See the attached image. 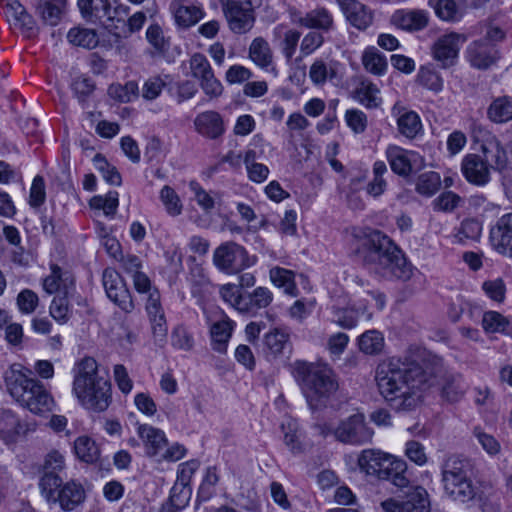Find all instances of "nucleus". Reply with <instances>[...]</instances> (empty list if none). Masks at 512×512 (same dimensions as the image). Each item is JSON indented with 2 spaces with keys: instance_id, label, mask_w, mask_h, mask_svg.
<instances>
[{
  "instance_id": "obj_1",
  "label": "nucleus",
  "mask_w": 512,
  "mask_h": 512,
  "mask_svg": "<svg viewBox=\"0 0 512 512\" xmlns=\"http://www.w3.org/2000/svg\"><path fill=\"white\" fill-rule=\"evenodd\" d=\"M442 370V361L436 357H392L377 366L375 380L380 395L392 409L411 411Z\"/></svg>"
},
{
  "instance_id": "obj_2",
  "label": "nucleus",
  "mask_w": 512,
  "mask_h": 512,
  "mask_svg": "<svg viewBox=\"0 0 512 512\" xmlns=\"http://www.w3.org/2000/svg\"><path fill=\"white\" fill-rule=\"evenodd\" d=\"M469 473L467 460L457 456L448 457L441 466L445 494L454 501L478 506L482 512H499V493L490 484L475 485Z\"/></svg>"
},
{
  "instance_id": "obj_3",
  "label": "nucleus",
  "mask_w": 512,
  "mask_h": 512,
  "mask_svg": "<svg viewBox=\"0 0 512 512\" xmlns=\"http://www.w3.org/2000/svg\"><path fill=\"white\" fill-rule=\"evenodd\" d=\"M358 252L364 264L383 277L406 281L412 276V266L402 251L380 231L366 235Z\"/></svg>"
},
{
  "instance_id": "obj_4",
  "label": "nucleus",
  "mask_w": 512,
  "mask_h": 512,
  "mask_svg": "<svg viewBox=\"0 0 512 512\" xmlns=\"http://www.w3.org/2000/svg\"><path fill=\"white\" fill-rule=\"evenodd\" d=\"M73 393L84 408L93 412H103L111 404V382L99 374L98 363L94 358L84 357L78 363Z\"/></svg>"
},
{
  "instance_id": "obj_5",
  "label": "nucleus",
  "mask_w": 512,
  "mask_h": 512,
  "mask_svg": "<svg viewBox=\"0 0 512 512\" xmlns=\"http://www.w3.org/2000/svg\"><path fill=\"white\" fill-rule=\"evenodd\" d=\"M292 374L301 386L309 406L316 409L338 389V381L327 364L297 360L292 365Z\"/></svg>"
},
{
  "instance_id": "obj_6",
  "label": "nucleus",
  "mask_w": 512,
  "mask_h": 512,
  "mask_svg": "<svg viewBox=\"0 0 512 512\" xmlns=\"http://www.w3.org/2000/svg\"><path fill=\"white\" fill-rule=\"evenodd\" d=\"M5 382L10 395L32 413L44 414L53 409L54 399L39 380L11 369L5 376Z\"/></svg>"
},
{
  "instance_id": "obj_7",
  "label": "nucleus",
  "mask_w": 512,
  "mask_h": 512,
  "mask_svg": "<svg viewBox=\"0 0 512 512\" xmlns=\"http://www.w3.org/2000/svg\"><path fill=\"white\" fill-rule=\"evenodd\" d=\"M361 472L379 480H389L394 486L403 489L409 486L406 476L407 464L391 454L378 449H365L358 457Z\"/></svg>"
},
{
  "instance_id": "obj_8",
  "label": "nucleus",
  "mask_w": 512,
  "mask_h": 512,
  "mask_svg": "<svg viewBox=\"0 0 512 512\" xmlns=\"http://www.w3.org/2000/svg\"><path fill=\"white\" fill-rule=\"evenodd\" d=\"M314 430L320 436L333 435L344 444L361 445L372 439L373 431L366 425L362 414H353L342 420L337 426L330 423H316Z\"/></svg>"
},
{
  "instance_id": "obj_9",
  "label": "nucleus",
  "mask_w": 512,
  "mask_h": 512,
  "mask_svg": "<svg viewBox=\"0 0 512 512\" xmlns=\"http://www.w3.org/2000/svg\"><path fill=\"white\" fill-rule=\"evenodd\" d=\"M229 29L235 34L249 32L255 23V8L262 0H219Z\"/></svg>"
},
{
  "instance_id": "obj_10",
  "label": "nucleus",
  "mask_w": 512,
  "mask_h": 512,
  "mask_svg": "<svg viewBox=\"0 0 512 512\" xmlns=\"http://www.w3.org/2000/svg\"><path fill=\"white\" fill-rule=\"evenodd\" d=\"M213 264L226 274H237L254 264L247 250L233 241L219 245L213 253Z\"/></svg>"
},
{
  "instance_id": "obj_11",
  "label": "nucleus",
  "mask_w": 512,
  "mask_h": 512,
  "mask_svg": "<svg viewBox=\"0 0 512 512\" xmlns=\"http://www.w3.org/2000/svg\"><path fill=\"white\" fill-rule=\"evenodd\" d=\"M385 154L391 170L402 177H407L426 166L425 159L418 152L397 145H389Z\"/></svg>"
},
{
  "instance_id": "obj_12",
  "label": "nucleus",
  "mask_w": 512,
  "mask_h": 512,
  "mask_svg": "<svg viewBox=\"0 0 512 512\" xmlns=\"http://www.w3.org/2000/svg\"><path fill=\"white\" fill-rule=\"evenodd\" d=\"M189 66L192 76L199 80L200 87L207 96L217 98L222 94L223 86L215 77L212 67L205 55L194 53L189 60Z\"/></svg>"
},
{
  "instance_id": "obj_13",
  "label": "nucleus",
  "mask_w": 512,
  "mask_h": 512,
  "mask_svg": "<svg viewBox=\"0 0 512 512\" xmlns=\"http://www.w3.org/2000/svg\"><path fill=\"white\" fill-rule=\"evenodd\" d=\"M380 505L384 512H430L428 493L420 486L415 487L402 501L389 498Z\"/></svg>"
},
{
  "instance_id": "obj_14",
  "label": "nucleus",
  "mask_w": 512,
  "mask_h": 512,
  "mask_svg": "<svg viewBox=\"0 0 512 512\" xmlns=\"http://www.w3.org/2000/svg\"><path fill=\"white\" fill-rule=\"evenodd\" d=\"M290 14L294 24L322 34L329 33L335 27L333 15L325 7H316L304 14L298 10H293Z\"/></svg>"
},
{
  "instance_id": "obj_15",
  "label": "nucleus",
  "mask_w": 512,
  "mask_h": 512,
  "mask_svg": "<svg viewBox=\"0 0 512 512\" xmlns=\"http://www.w3.org/2000/svg\"><path fill=\"white\" fill-rule=\"evenodd\" d=\"M36 428L37 423L34 420H21L11 410L0 411V438L7 443L35 432Z\"/></svg>"
},
{
  "instance_id": "obj_16",
  "label": "nucleus",
  "mask_w": 512,
  "mask_h": 512,
  "mask_svg": "<svg viewBox=\"0 0 512 512\" xmlns=\"http://www.w3.org/2000/svg\"><path fill=\"white\" fill-rule=\"evenodd\" d=\"M489 241L498 254L512 258V213L502 215L491 226Z\"/></svg>"
},
{
  "instance_id": "obj_17",
  "label": "nucleus",
  "mask_w": 512,
  "mask_h": 512,
  "mask_svg": "<svg viewBox=\"0 0 512 512\" xmlns=\"http://www.w3.org/2000/svg\"><path fill=\"white\" fill-rule=\"evenodd\" d=\"M391 114L396 119L397 130L406 139L413 140L423 133V125L419 114L410 110L401 102H396L391 108Z\"/></svg>"
},
{
  "instance_id": "obj_18",
  "label": "nucleus",
  "mask_w": 512,
  "mask_h": 512,
  "mask_svg": "<svg viewBox=\"0 0 512 512\" xmlns=\"http://www.w3.org/2000/svg\"><path fill=\"white\" fill-rule=\"evenodd\" d=\"M175 23L181 28H190L205 15L199 0H172L169 6Z\"/></svg>"
},
{
  "instance_id": "obj_19",
  "label": "nucleus",
  "mask_w": 512,
  "mask_h": 512,
  "mask_svg": "<svg viewBox=\"0 0 512 512\" xmlns=\"http://www.w3.org/2000/svg\"><path fill=\"white\" fill-rule=\"evenodd\" d=\"M461 172L472 185L483 187L491 180V169L487 161L478 154H467L461 162Z\"/></svg>"
},
{
  "instance_id": "obj_20",
  "label": "nucleus",
  "mask_w": 512,
  "mask_h": 512,
  "mask_svg": "<svg viewBox=\"0 0 512 512\" xmlns=\"http://www.w3.org/2000/svg\"><path fill=\"white\" fill-rule=\"evenodd\" d=\"M43 289L48 294L69 295L75 288V277L70 270L63 269L60 266L51 265V273L43 279Z\"/></svg>"
},
{
  "instance_id": "obj_21",
  "label": "nucleus",
  "mask_w": 512,
  "mask_h": 512,
  "mask_svg": "<svg viewBox=\"0 0 512 512\" xmlns=\"http://www.w3.org/2000/svg\"><path fill=\"white\" fill-rule=\"evenodd\" d=\"M346 20L358 30H366L373 22V12L357 0H336Z\"/></svg>"
},
{
  "instance_id": "obj_22",
  "label": "nucleus",
  "mask_w": 512,
  "mask_h": 512,
  "mask_svg": "<svg viewBox=\"0 0 512 512\" xmlns=\"http://www.w3.org/2000/svg\"><path fill=\"white\" fill-rule=\"evenodd\" d=\"M194 128L198 134L210 140H216L225 133L222 116L213 110L199 113L194 119Z\"/></svg>"
},
{
  "instance_id": "obj_23",
  "label": "nucleus",
  "mask_w": 512,
  "mask_h": 512,
  "mask_svg": "<svg viewBox=\"0 0 512 512\" xmlns=\"http://www.w3.org/2000/svg\"><path fill=\"white\" fill-rule=\"evenodd\" d=\"M460 35L451 33L437 40L433 46V56L441 63V67L448 68L455 64L459 52Z\"/></svg>"
},
{
  "instance_id": "obj_24",
  "label": "nucleus",
  "mask_w": 512,
  "mask_h": 512,
  "mask_svg": "<svg viewBox=\"0 0 512 512\" xmlns=\"http://www.w3.org/2000/svg\"><path fill=\"white\" fill-rule=\"evenodd\" d=\"M138 436L144 443L147 455L151 457H160L162 451L168 445L165 433L151 425H140L138 427Z\"/></svg>"
},
{
  "instance_id": "obj_25",
  "label": "nucleus",
  "mask_w": 512,
  "mask_h": 512,
  "mask_svg": "<svg viewBox=\"0 0 512 512\" xmlns=\"http://www.w3.org/2000/svg\"><path fill=\"white\" fill-rule=\"evenodd\" d=\"M86 499V493L81 485L74 480L68 481L58 490L55 502H58L64 511L77 509Z\"/></svg>"
},
{
  "instance_id": "obj_26",
  "label": "nucleus",
  "mask_w": 512,
  "mask_h": 512,
  "mask_svg": "<svg viewBox=\"0 0 512 512\" xmlns=\"http://www.w3.org/2000/svg\"><path fill=\"white\" fill-rule=\"evenodd\" d=\"M391 22L407 31H419L427 27L429 22L428 13L424 10H397L391 17Z\"/></svg>"
},
{
  "instance_id": "obj_27",
  "label": "nucleus",
  "mask_w": 512,
  "mask_h": 512,
  "mask_svg": "<svg viewBox=\"0 0 512 512\" xmlns=\"http://www.w3.org/2000/svg\"><path fill=\"white\" fill-rule=\"evenodd\" d=\"M468 58L472 66L486 69L496 59L495 47L486 41H475L467 50Z\"/></svg>"
},
{
  "instance_id": "obj_28",
  "label": "nucleus",
  "mask_w": 512,
  "mask_h": 512,
  "mask_svg": "<svg viewBox=\"0 0 512 512\" xmlns=\"http://www.w3.org/2000/svg\"><path fill=\"white\" fill-rule=\"evenodd\" d=\"M235 323L228 317H224L212 324L210 328L212 349L224 354L227 351L229 340L232 336Z\"/></svg>"
},
{
  "instance_id": "obj_29",
  "label": "nucleus",
  "mask_w": 512,
  "mask_h": 512,
  "mask_svg": "<svg viewBox=\"0 0 512 512\" xmlns=\"http://www.w3.org/2000/svg\"><path fill=\"white\" fill-rule=\"evenodd\" d=\"M4 13L10 22L15 26L26 30L33 31L35 22L30 14L27 13L24 6L18 0H3Z\"/></svg>"
},
{
  "instance_id": "obj_30",
  "label": "nucleus",
  "mask_w": 512,
  "mask_h": 512,
  "mask_svg": "<svg viewBox=\"0 0 512 512\" xmlns=\"http://www.w3.org/2000/svg\"><path fill=\"white\" fill-rule=\"evenodd\" d=\"M249 58L260 68L276 73L272 67L273 53L269 43L263 37H256L249 46Z\"/></svg>"
},
{
  "instance_id": "obj_31",
  "label": "nucleus",
  "mask_w": 512,
  "mask_h": 512,
  "mask_svg": "<svg viewBox=\"0 0 512 512\" xmlns=\"http://www.w3.org/2000/svg\"><path fill=\"white\" fill-rule=\"evenodd\" d=\"M269 279L274 286L282 289L286 295L291 297H297L299 295L294 271L275 266L269 271Z\"/></svg>"
},
{
  "instance_id": "obj_32",
  "label": "nucleus",
  "mask_w": 512,
  "mask_h": 512,
  "mask_svg": "<svg viewBox=\"0 0 512 512\" xmlns=\"http://www.w3.org/2000/svg\"><path fill=\"white\" fill-rule=\"evenodd\" d=\"M483 158L489 164L490 169L502 171L508 163L507 148H504L497 139L490 140L482 145Z\"/></svg>"
},
{
  "instance_id": "obj_33",
  "label": "nucleus",
  "mask_w": 512,
  "mask_h": 512,
  "mask_svg": "<svg viewBox=\"0 0 512 512\" xmlns=\"http://www.w3.org/2000/svg\"><path fill=\"white\" fill-rule=\"evenodd\" d=\"M378 87L368 80H363L353 91V98L368 109L380 106L382 99L378 96Z\"/></svg>"
},
{
  "instance_id": "obj_34",
  "label": "nucleus",
  "mask_w": 512,
  "mask_h": 512,
  "mask_svg": "<svg viewBox=\"0 0 512 512\" xmlns=\"http://www.w3.org/2000/svg\"><path fill=\"white\" fill-rule=\"evenodd\" d=\"M330 310V321L343 329H352L358 323L359 313L353 307L332 304Z\"/></svg>"
},
{
  "instance_id": "obj_35",
  "label": "nucleus",
  "mask_w": 512,
  "mask_h": 512,
  "mask_svg": "<svg viewBox=\"0 0 512 512\" xmlns=\"http://www.w3.org/2000/svg\"><path fill=\"white\" fill-rule=\"evenodd\" d=\"M487 117L494 123H506L512 120V97L495 98L487 109Z\"/></svg>"
},
{
  "instance_id": "obj_36",
  "label": "nucleus",
  "mask_w": 512,
  "mask_h": 512,
  "mask_svg": "<svg viewBox=\"0 0 512 512\" xmlns=\"http://www.w3.org/2000/svg\"><path fill=\"white\" fill-rule=\"evenodd\" d=\"M482 327L486 333H512L510 319L496 311L484 312L482 317Z\"/></svg>"
},
{
  "instance_id": "obj_37",
  "label": "nucleus",
  "mask_w": 512,
  "mask_h": 512,
  "mask_svg": "<svg viewBox=\"0 0 512 512\" xmlns=\"http://www.w3.org/2000/svg\"><path fill=\"white\" fill-rule=\"evenodd\" d=\"M272 291L263 286L255 288L251 293L245 296L247 311L244 313H256L260 309L267 308L273 301Z\"/></svg>"
},
{
  "instance_id": "obj_38",
  "label": "nucleus",
  "mask_w": 512,
  "mask_h": 512,
  "mask_svg": "<svg viewBox=\"0 0 512 512\" xmlns=\"http://www.w3.org/2000/svg\"><path fill=\"white\" fill-rule=\"evenodd\" d=\"M384 337L378 330L365 331L358 337L360 351L367 355H377L384 348Z\"/></svg>"
},
{
  "instance_id": "obj_39",
  "label": "nucleus",
  "mask_w": 512,
  "mask_h": 512,
  "mask_svg": "<svg viewBox=\"0 0 512 512\" xmlns=\"http://www.w3.org/2000/svg\"><path fill=\"white\" fill-rule=\"evenodd\" d=\"M467 385L463 378L459 374H448L445 375L442 384V394L450 402H456L460 400L465 391Z\"/></svg>"
},
{
  "instance_id": "obj_40",
  "label": "nucleus",
  "mask_w": 512,
  "mask_h": 512,
  "mask_svg": "<svg viewBox=\"0 0 512 512\" xmlns=\"http://www.w3.org/2000/svg\"><path fill=\"white\" fill-rule=\"evenodd\" d=\"M50 316L60 325L68 323L73 311L68 300V295L58 294L54 296L49 307Z\"/></svg>"
},
{
  "instance_id": "obj_41",
  "label": "nucleus",
  "mask_w": 512,
  "mask_h": 512,
  "mask_svg": "<svg viewBox=\"0 0 512 512\" xmlns=\"http://www.w3.org/2000/svg\"><path fill=\"white\" fill-rule=\"evenodd\" d=\"M74 451L76 456L86 463H95L100 456L98 446L88 436H81L75 440Z\"/></svg>"
},
{
  "instance_id": "obj_42",
  "label": "nucleus",
  "mask_w": 512,
  "mask_h": 512,
  "mask_svg": "<svg viewBox=\"0 0 512 512\" xmlns=\"http://www.w3.org/2000/svg\"><path fill=\"white\" fill-rule=\"evenodd\" d=\"M65 6L66 0H49L40 3L37 11L46 24L55 26L60 21Z\"/></svg>"
},
{
  "instance_id": "obj_43",
  "label": "nucleus",
  "mask_w": 512,
  "mask_h": 512,
  "mask_svg": "<svg viewBox=\"0 0 512 512\" xmlns=\"http://www.w3.org/2000/svg\"><path fill=\"white\" fill-rule=\"evenodd\" d=\"M281 430L283 432V441L287 448L293 454H299L303 451V445L300 440L298 423L293 419H287L282 422Z\"/></svg>"
},
{
  "instance_id": "obj_44",
  "label": "nucleus",
  "mask_w": 512,
  "mask_h": 512,
  "mask_svg": "<svg viewBox=\"0 0 512 512\" xmlns=\"http://www.w3.org/2000/svg\"><path fill=\"white\" fill-rule=\"evenodd\" d=\"M264 345L274 356L282 354L290 346L289 334L284 330L275 328L265 334Z\"/></svg>"
},
{
  "instance_id": "obj_45",
  "label": "nucleus",
  "mask_w": 512,
  "mask_h": 512,
  "mask_svg": "<svg viewBox=\"0 0 512 512\" xmlns=\"http://www.w3.org/2000/svg\"><path fill=\"white\" fill-rule=\"evenodd\" d=\"M69 42L75 46L93 49L98 45V36L95 30L75 27L67 34Z\"/></svg>"
},
{
  "instance_id": "obj_46",
  "label": "nucleus",
  "mask_w": 512,
  "mask_h": 512,
  "mask_svg": "<svg viewBox=\"0 0 512 512\" xmlns=\"http://www.w3.org/2000/svg\"><path fill=\"white\" fill-rule=\"evenodd\" d=\"M441 187V177L434 171L425 172L418 176L416 181V191L425 197H431Z\"/></svg>"
},
{
  "instance_id": "obj_47",
  "label": "nucleus",
  "mask_w": 512,
  "mask_h": 512,
  "mask_svg": "<svg viewBox=\"0 0 512 512\" xmlns=\"http://www.w3.org/2000/svg\"><path fill=\"white\" fill-rule=\"evenodd\" d=\"M362 63L364 68L374 75H383L387 69L385 56L375 48H369L364 51Z\"/></svg>"
},
{
  "instance_id": "obj_48",
  "label": "nucleus",
  "mask_w": 512,
  "mask_h": 512,
  "mask_svg": "<svg viewBox=\"0 0 512 512\" xmlns=\"http://www.w3.org/2000/svg\"><path fill=\"white\" fill-rule=\"evenodd\" d=\"M93 163L96 170L101 173L103 179L110 185L120 186L122 178L117 168L111 165L107 159L101 154L97 153L93 157Z\"/></svg>"
},
{
  "instance_id": "obj_49",
  "label": "nucleus",
  "mask_w": 512,
  "mask_h": 512,
  "mask_svg": "<svg viewBox=\"0 0 512 512\" xmlns=\"http://www.w3.org/2000/svg\"><path fill=\"white\" fill-rule=\"evenodd\" d=\"M219 474L216 466H209L205 471L203 480L199 486L197 498L200 501H208L213 497L216 485L219 482Z\"/></svg>"
},
{
  "instance_id": "obj_50",
  "label": "nucleus",
  "mask_w": 512,
  "mask_h": 512,
  "mask_svg": "<svg viewBox=\"0 0 512 512\" xmlns=\"http://www.w3.org/2000/svg\"><path fill=\"white\" fill-rule=\"evenodd\" d=\"M107 297L116 304L125 313H130L134 309V303L125 283L116 284L112 291H106Z\"/></svg>"
},
{
  "instance_id": "obj_51",
  "label": "nucleus",
  "mask_w": 512,
  "mask_h": 512,
  "mask_svg": "<svg viewBox=\"0 0 512 512\" xmlns=\"http://www.w3.org/2000/svg\"><path fill=\"white\" fill-rule=\"evenodd\" d=\"M89 205L92 209L103 210L106 216L113 217L119 205L118 192L109 191L105 196H93Z\"/></svg>"
},
{
  "instance_id": "obj_52",
  "label": "nucleus",
  "mask_w": 512,
  "mask_h": 512,
  "mask_svg": "<svg viewBox=\"0 0 512 512\" xmlns=\"http://www.w3.org/2000/svg\"><path fill=\"white\" fill-rule=\"evenodd\" d=\"M129 14V7L125 5H114L111 15H104V12L96 9L95 17L102 20L106 18V27L110 29H119L126 27V20Z\"/></svg>"
},
{
  "instance_id": "obj_53",
  "label": "nucleus",
  "mask_w": 512,
  "mask_h": 512,
  "mask_svg": "<svg viewBox=\"0 0 512 512\" xmlns=\"http://www.w3.org/2000/svg\"><path fill=\"white\" fill-rule=\"evenodd\" d=\"M221 298L241 313L247 311L245 296L240 293V289L235 284H225L219 288Z\"/></svg>"
},
{
  "instance_id": "obj_54",
  "label": "nucleus",
  "mask_w": 512,
  "mask_h": 512,
  "mask_svg": "<svg viewBox=\"0 0 512 512\" xmlns=\"http://www.w3.org/2000/svg\"><path fill=\"white\" fill-rule=\"evenodd\" d=\"M160 200L166 212L171 216H178L182 213L183 205L176 191L165 185L160 191Z\"/></svg>"
},
{
  "instance_id": "obj_55",
  "label": "nucleus",
  "mask_w": 512,
  "mask_h": 512,
  "mask_svg": "<svg viewBox=\"0 0 512 512\" xmlns=\"http://www.w3.org/2000/svg\"><path fill=\"white\" fill-rule=\"evenodd\" d=\"M168 75L164 77L154 75L149 77L143 84L141 94L145 100L152 101L160 96L162 90L167 84Z\"/></svg>"
},
{
  "instance_id": "obj_56",
  "label": "nucleus",
  "mask_w": 512,
  "mask_h": 512,
  "mask_svg": "<svg viewBox=\"0 0 512 512\" xmlns=\"http://www.w3.org/2000/svg\"><path fill=\"white\" fill-rule=\"evenodd\" d=\"M108 94L110 97L127 103L138 95V85L134 81H129L125 85L112 84L108 88Z\"/></svg>"
},
{
  "instance_id": "obj_57",
  "label": "nucleus",
  "mask_w": 512,
  "mask_h": 512,
  "mask_svg": "<svg viewBox=\"0 0 512 512\" xmlns=\"http://www.w3.org/2000/svg\"><path fill=\"white\" fill-rule=\"evenodd\" d=\"M481 232V223L476 219L468 218L461 222L456 237L459 239L460 242H464L466 240L476 241L480 238Z\"/></svg>"
},
{
  "instance_id": "obj_58",
  "label": "nucleus",
  "mask_w": 512,
  "mask_h": 512,
  "mask_svg": "<svg viewBox=\"0 0 512 512\" xmlns=\"http://www.w3.org/2000/svg\"><path fill=\"white\" fill-rule=\"evenodd\" d=\"M345 121L355 134L364 133L368 126L367 115L359 109H348L345 112Z\"/></svg>"
},
{
  "instance_id": "obj_59",
  "label": "nucleus",
  "mask_w": 512,
  "mask_h": 512,
  "mask_svg": "<svg viewBox=\"0 0 512 512\" xmlns=\"http://www.w3.org/2000/svg\"><path fill=\"white\" fill-rule=\"evenodd\" d=\"M335 71L329 68L322 59L313 62L309 70V77L315 85H323L328 78H333Z\"/></svg>"
},
{
  "instance_id": "obj_60",
  "label": "nucleus",
  "mask_w": 512,
  "mask_h": 512,
  "mask_svg": "<svg viewBox=\"0 0 512 512\" xmlns=\"http://www.w3.org/2000/svg\"><path fill=\"white\" fill-rule=\"evenodd\" d=\"M462 203V198L452 192L445 191L441 193L433 202L434 208L442 212H452Z\"/></svg>"
},
{
  "instance_id": "obj_61",
  "label": "nucleus",
  "mask_w": 512,
  "mask_h": 512,
  "mask_svg": "<svg viewBox=\"0 0 512 512\" xmlns=\"http://www.w3.org/2000/svg\"><path fill=\"white\" fill-rule=\"evenodd\" d=\"M301 33L290 29L284 32L283 40L280 43L281 52L287 62H290L296 52Z\"/></svg>"
},
{
  "instance_id": "obj_62",
  "label": "nucleus",
  "mask_w": 512,
  "mask_h": 512,
  "mask_svg": "<svg viewBox=\"0 0 512 512\" xmlns=\"http://www.w3.org/2000/svg\"><path fill=\"white\" fill-rule=\"evenodd\" d=\"M473 435L488 455L495 456L501 451L499 441L493 435L484 432L481 428L476 427L473 431Z\"/></svg>"
},
{
  "instance_id": "obj_63",
  "label": "nucleus",
  "mask_w": 512,
  "mask_h": 512,
  "mask_svg": "<svg viewBox=\"0 0 512 512\" xmlns=\"http://www.w3.org/2000/svg\"><path fill=\"white\" fill-rule=\"evenodd\" d=\"M418 81L423 87L439 92L443 88V80L440 75L428 68H421L418 73Z\"/></svg>"
},
{
  "instance_id": "obj_64",
  "label": "nucleus",
  "mask_w": 512,
  "mask_h": 512,
  "mask_svg": "<svg viewBox=\"0 0 512 512\" xmlns=\"http://www.w3.org/2000/svg\"><path fill=\"white\" fill-rule=\"evenodd\" d=\"M325 42L322 33L317 31L308 32L300 43V52L302 56H308L320 48Z\"/></svg>"
}]
</instances>
